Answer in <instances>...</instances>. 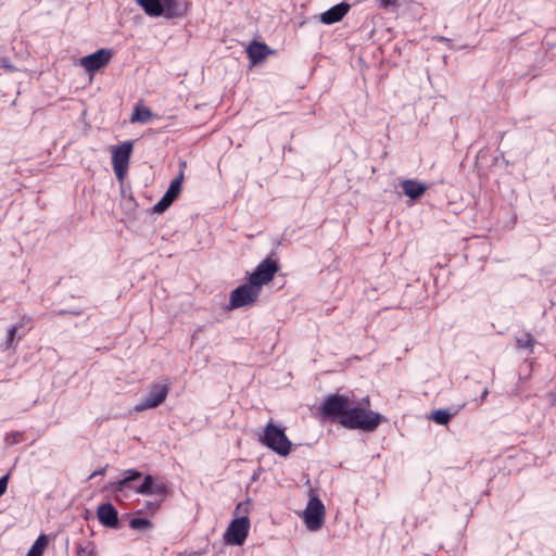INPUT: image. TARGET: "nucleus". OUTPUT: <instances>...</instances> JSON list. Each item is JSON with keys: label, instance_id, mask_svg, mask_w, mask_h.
<instances>
[{"label": "nucleus", "instance_id": "a878e982", "mask_svg": "<svg viewBox=\"0 0 556 556\" xmlns=\"http://www.w3.org/2000/svg\"><path fill=\"white\" fill-rule=\"evenodd\" d=\"M174 201L172 199H168L165 194L162 197V199L153 206V212L155 213H163L167 207L170 206V204Z\"/></svg>", "mask_w": 556, "mask_h": 556}, {"label": "nucleus", "instance_id": "a211bd4d", "mask_svg": "<svg viewBox=\"0 0 556 556\" xmlns=\"http://www.w3.org/2000/svg\"><path fill=\"white\" fill-rule=\"evenodd\" d=\"M137 3L150 17H160L164 14L162 9V0H137Z\"/></svg>", "mask_w": 556, "mask_h": 556}, {"label": "nucleus", "instance_id": "cd10ccee", "mask_svg": "<svg viewBox=\"0 0 556 556\" xmlns=\"http://www.w3.org/2000/svg\"><path fill=\"white\" fill-rule=\"evenodd\" d=\"M9 476L5 475L0 478V496L4 494L8 488Z\"/></svg>", "mask_w": 556, "mask_h": 556}, {"label": "nucleus", "instance_id": "423d86ee", "mask_svg": "<svg viewBox=\"0 0 556 556\" xmlns=\"http://www.w3.org/2000/svg\"><path fill=\"white\" fill-rule=\"evenodd\" d=\"M261 291L251 282L244 283L231 291L229 296L230 308L252 305L260 296Z\"/></svg>", "mask_w": 556, "mask_h": 556}, {"label": "nucleus", "instance_id": "72a5a7b5", "mask_svg": "<svg viewBox=\"0 0 556 556\" xmlns=\"http://www.w3.org/2000/svg\"><path fill=\"white\" fill-rule=\"evenodd\" d=\"M488 395V390H484L482 395H481V401H483Z\"/></svg>", "mask_w": 556, "mask_h": 556}, {"label": "nucleus", "instance_id": "2eb2a0df", "mask_svg": "<svg viewBox=\"0 0 556 556\" xmlns=\"http://www.w3.org/2000/svg\"><path fill=\"white\" fill-rule=\"evenodd\" d=\"M142 473L136 469H127L123 472V478L116 482H110L106 489L114 491L115 493L123 492L129 486L130 482L141 478Z\"/></svg>", "mask_w": 556, "mask_h": 556}, {"label": "nucleus", "instance_id": "1a4fd4ad", "mask_svg": "<svg viewBox=\"0 0 556 556\" xmlns=\"http://www.w3.org/2000/svg\"><path fill=\"white\" fill-rule=\"evenodd\" d=\"M277 270V262L268 257L256 266L255 270L250 275L249 282L261 291L263 285L273 280Z\"/></svg>", "mask_w": 556, "mask_h": 556}, {"label": "nucleus", "instance_id": "6ab92c4d", "mask_svg": "<svg viewBox=\"0 0 556 556\" xmlns=\"http://www.w3.org/2000/svg\"><path fill=\"white\" fill-rule=\"evenodd\" d=\"M47 545H48V536L45 534L39 535L38 539L30 546L26 556H42L45 553V549L47 548Z\"/></svg>", "mask_w": 556, "mask_h": 556}, {"label": "nucleus", "instance_id": "9b49d317", "mask_svg": "<svg viewBox=\"0 0 556 556\" xmlns=\"http://www.w3.org/2000/svg\"><path fill=\"white\" fill-rule=\"evenodd\" d=\"M137 494L141 495H162L167 492L165 484L157 482L154 477L147 475L143 482L135 490Z\"/></svg>", "mask_w": 556, "mask_h": 556}, {"label": "nucleus", "instance_id": "bb28decb", "mask_svg": "<svg viewBox=\"0 0 556 556\" xmlns=\"http://www.w3.org/2000/svg\"><path fill=\"white\" fill-rule=\"evenodd\" d=\"M532 338L530 334H525L522 338H518L517 342L520 348H529L532 345Z\"/></svg>", "mask_w": 556, "mask_h": 556}, {"label": "nucleus", "instance_id": "0eeeda50", "mask_svg": "<svg viewBox=\"0 0 556 556\" xmlns=\"http://www.w3.org/2000/svg\"><path fill=\"white\" fill-rule=\"evenodd\" d=\"M303 519L309 531L319 530L325 520V506L321 501L315 496L311 497L303 513Z\"/></svg>", "mask_w": 556, "mask_h": 556}, {"label": "nucleus", "instance_id": "4be33fe9", "mask_svg": "<svg viewBox=\"0 0 556 556\" xmlns=\"http://www.w3.org/2000/svg\"><path fill=\"white\" fill-rule=\"evenodd\" d=\"M17 329H18L17 326H12L8 330L7 338L2 343L4 350H15L16 349L17 343L15 342V337L17 333Z\"/></svg>", "mask_w": 556, "mask_h": 556}, {"label": "nucleus", "instance_id": "6e6552de", "mask_svg": "<svg viewBox=\"0 0 556 556\" xmlns=\"http://www.w3.org/2000/svg\"><path fill=\"white\" fill-rule=\"evenodd\" d=\"M169 388L164 383L152 384L147 395L135 405L136 412H143L160 406L167 397Z\"/></svg>", "mask_w": 556, "mask_h": 556}, {"label": "nucleus", "instance_id": "dca6fc26", "mask_svg": "<svg viewBox=\"0 0 556 556\" xmlns=\"http://www.w3.org/2000/svg\"><path fill=\"white\" fill-rule=\"evenodd\" d=\"M404 194L412 200L420 198L427 190V186L424 182L414 179H404L401 182Z\"/></svg>", "mask_w": 556, "mask_h": 556}, {"label": "nucleus", "instance_id": "412c9836", "mask_svg": "<svg viewBox=\"0 0 556 556\" xmlns=\"http://www.w3.org/2000/svg\"><path fill=\"white\" fill-rule=\"evenodd\" d=\"M184 174L180 172L179 176L172 180L168 189L164 193L168 199H172L173 201L178 197L181 190V182H182Z\"/></svg>", "mask_w": 556, "mask_h": 556}, {"label": "nucleus", "instance_id": "20e7f679", "mask_svg": "<svg viewBox=\"0 0 556 556\" xmlns=\"http://www.w3.org/2000/svg\"><path fill=\"white\" fill-rule=\"evenodd\" d=\"M352 400L345 395L331 394L325 397L320 410L324 416L343 419L344 414L349 412Z\"/></svg>", "mask_w": 556, "mask_h": 556}, {"label": "nucleus", "instance_id": "f8f14e48", "mask_svg": "<svg viewBox=\"0 0 556 556\" xmlns=\"http://www.w3.org/2000/svg\"><path fill=\"white\" fill-rule=\"evenodd\" d=\"M99 521L108 528H117L118 514L111 503H103L97 509Z\"/></svg>", "mask_w": 556, "mask_h": 556}, {"label": "nucleus", "instance_id": "2f4dec72", "mask_svg": "<svg viewBox=\"0 0 556 556\" xmlns=\"http://www.w3.org/2000/svg\"><path fill=\"white\" fill-rule=\"evenodd\" d=\"M248 508H249V503H248V502H247V503H239V504L237 505L236 510H237L238 513L247 514V513H248Z\"/></svg>", "mask_w": 556, "mask_h": 556}, {"label": "nucleus", "instance_id": "4468645a", "mask_svg": "<svg viewBox=\"0 0 556 556\" xmlns=\"http://www.w3.org/2000/svg\"><path fill=\"white\" fill-rule=\"evenodd\" d=\"M162 9L166 18L180 17L187 11L185 0H162Z\"/></svg>", "mask_w": 556, "mask_h": 556}, {"label": "nucleus", "instance_id": "39448f33", "mask_svg": "<svg viewBox=\"0 0 556 556\" xmlns=\"http://www.w3.org/2000/svg\"><path fill=\"white\" fill-rule=\"evenodd\" d=\"M250 530V520L248 516H241L233 519L224 533V540L230 545H242Z\"/></svg>", "mask_w": 556, "mask_h": 556}, {"label": "nucleus", "instance_id": "c85d7f7f", "mask_svg": "<svg viewBox=\"0 0 556 556\" xmlns=\"http://www.w3.org/2000/svg\"><path fill=\"white\" fill-rule=\"evenodd\" d=\"M379 5L383 9H387L389 7H395L397 4L396 0H378Z\"/></svg>", "mask_w": 556, "mask_h": 556}, {"label": "nucleus", "instance_id": "ddd939ff", "mask_svg": "<svg viewBox=\"0 0 556 556\" xmlns=\"http://www.w3.org/2000/svg\"><path fill=\"white\" fill-rule=\"evenodd\" d=\"M350 4L346 2L336 4L329 10L323 12L319 16V21L326 25L334 24L344 17V15L350 11Z\"/></svg>", "mask_w": 556, "mask_h": 556}, {"label": "nucleus", "instance_id": "aec40b11", "mask_svg": "<svg viewBox=\"0 0 556 556\" xmlns=\"http://www.w3.org/2000/svg\"><path fill=\"white\" fill-rule=\"evenodd\" d=\"M152 112L144 106H137L130 117L132 123H148L152 118Z\"/></svg>", "mask_w": 556, "mask_h": 556}, {"label": "nucleus", "instance_id": "5701e85b", "mask_svg": "<svg viewBox=\"0 0 556 556\" xmlns=\"http://www.w3.org/2000/svg\"><path fill=\"white\" fill-rule=\"evenodd\" d=\"M451 417V413L446 409H437L431 414V419L438 425H446Z\"/></svg>", "mask_w": 556, "mask_h": 556}, {"label": "nucleus", "instance_id": "c756f323", "mask_svg": "<svg viewBox=\"0 0 556 556\" xmlns=\"http://www.w3.org/2000/svg\"><path fill=\"white\" fill-rule=\"evenodd\" d=\"M1 66L7 71V72H14L16 68L10 63V61L8 59H2L1 60Z\"/></svg>", "mask_w": 556, "mask_h": 556}, {"label": "nucleus", "instance_id": "f03ea898", "mask_svg": "<svg viewBox=\"0 0 556 556\" xmlns=\"http://www.w3.org/2000/svg\"><path fill=\"white\" fill-rule=\"evenodd\" d=\"M260 441L280 456H288L291 452L292 443L286 435L285 430L273 421L266 425Z\"/></svg>", "mask_w": 556, "mask_h": 556}, {"label": "nucleus", "instance_id": "7ed1b4c3", "mask_svg": "<svg viewBox=\"0 0 556 556\" xmlns=\"http://www.w3.org/2000/svg\"><path fill=\"white\" fill-rule=\"evenodd\" d=\"M131 152L132 143L130 141L112 148L113 169L119 182H123L127 174Z\"/></svg>", "mask_w": 556, "mask_h": 556}, {"label": "nucleus", "instance_id": "9d476101", "mask_svg": "<svg viewBox=\"0 0 556 556\" xmlns=\"http://www.w3.org/2000/svg\"><path fill=\"white\" fill-rule=\"evenodd\" d=\"M112 58L109 49H100L80 60L81 66L89 73L96 72L106 65Z\"/></svg>", "mask_w": 556, "mask_h": 556}, {"label": "nucleus", "instance_id": "473e14b6", "mask_svg": "<svg viewBox=\"0 0 556 556\" xmlns=\"http://www.w3.org/2000/svg\"><path fill=\"white\" fill-rule=\"evenodd\" d=\"M106 471V466L100 470H97L94 472H92L90 476H89V479H93L94 477L97 476H103Z\"/></svg>", "mask_w": 556, "mask_h": 556}, {"label": "nucleus", "instance_id": "b1692460", "mask_svg": "<svg viewBox=\"0 0 556 556\" xmlns=\"http://www.w3.org/2000/svg\"><path fill=\"white\" fill-rule=\"evenodd\" d=\"M129 527L135 530H146L150 529L152 527V523L150 520L146 518H132L129 521Z\"/></svg>", "mask_w": 556, "mask_h": 556}, {"label": "nucleus", "instance_id": "f3484780", "mask_svg": "<svg viewBox=\"0 0 556 556\" xmlns=\"http://www.w3.org/2000/svg\"><path fill=\"white\" fill-rule=\"evenodd\" d=\"M247 53L252 64H256L266 58L269 49L265 43L253 41L247 48Z\"/></svg>", "mask_w": 556, "mask_h": 556}, {"label": "nucleus", "instance_id": "393cba45", "mask_svg": "<svg viewBox=\"0 0 556 556\" xmlns=\"http://www.w3.org/2000/svg\"><path fill=\"white\" fill-rule=\"evenodd\" d=\"M96 547L92 542H87L85 545H78L77 556H94Z\"/></svg>", "mask_w": 556, "mask_h": 556}, {"label": "nucleus", "instance_id": "7c9ffc66", "mask_svg": "<svg viewBox=\"0 0 556 556\" xmlns=\"http://www.w3.org/2000/svg\"><path fill=\"white\" fill-rule=\"evenodd\" d=\"M160 507V504L155 502H146V508L152 513H155Z\"/></svg>", "mask_w": 556, "mask_h": 556}, {"label": "nucleus", "instance_id": "f257e3e1", "mask_svg": "<svg viewBox=\"0 0 556 556\" xmlns=\"http://www.w3.org/2000/svg\"><path fill=\"white\" fill-rule=\"evenodd\" d=\"M369 407V400L364 399L357 405L352 402L349 412L344 414L340 424L348 429H359L363 431H374L381 421V416Z\"/></svg>", "mask_w": 556, "mask_h": 556}]
</instances>
